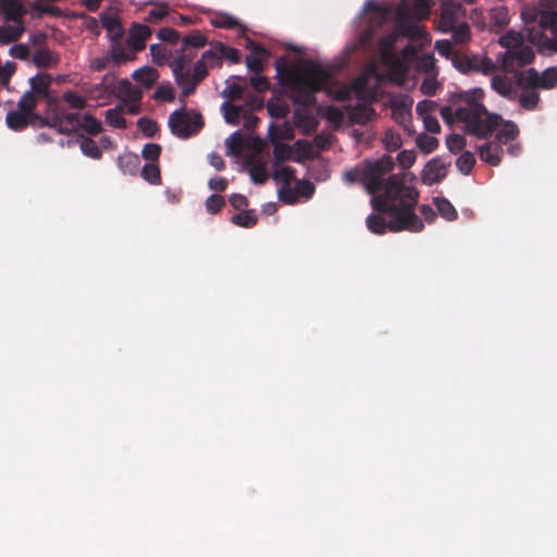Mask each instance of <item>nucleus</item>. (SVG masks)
<instances>
[{
    "label": "nucleus",
    "instance_id": "nucleus-36",
    "mask_svg": "<svg viewBox=\"0 0 557 557\" xmlns=\"http://www.w3.org/2000/svg\"><path fill=\"white\" fill-rule=\"evenodd\" d=\"M33 61L37 67H50L57 63V59L48 49H39L33 55Z\"/></svg>",
    "mask_w": 557,
    "mask_h": 557
},
{
    "label": "nucleus",
    "instance_id": "nucleus-54",
    "mask_svg": "<svg viewBox=\"0 0 557 557\" xmlns=\"http://www.w3.org/2000/svg\"><path fill=\"white\" fill-rule=\"evenodd\" d=\"M161 146L159 144H146L143 148L141 156L145 160L156 162L161 154Z\"/></svg>",
    "mask_w": 557,
    "mask_h": 557
},
{
    "label": "nucleus",
    "instance_id": "nucleus-39",
    "mask_svg": "<svg viewBox=\"0 0 557 557\" xmlns=\"http://www.w3.org/2000/svg\"><path fill=\"white\" fill-rule=\"evenodd\" d=\"M141 176H143L144 180H146L150 184H153V185L161 184L160 169L153 162L152 163H147V164L144 165V168L141 170Z\"/></svg>",
    "mask_w": 557,
    "mask_h": 557
},
{
    "label": "nucleus",
    "instance_id": "nucleus-1",
    "mask_svg": "<svg viewBox=\"0 0 557 557\" xmlns=\"http://www.w3.org/2000/svg\"><path fill=\"white\" fill-rule=\"evenodd\" d=\"M419 193L416 188L404 183L403 174L388 177L385 190L371 199L374 211L386 214V221L380 214H370L367 226L370 232L382 235L388 230L397 233L401 231L421 232L424 227L422 220L414 213Z\"/></svg>",
    "mask_w": 557,
    "mask_h": 557
},
{
    "label": "nucleus",
    "instance_id": "nucleus-64",
    "mask_svg": "<svg viewBox=\"0 0 557 557\" xmlns=\"http://www.w3.org/2000/svg\"><path fill=\"white\" fill-rule=\"evenodd\" d=\"M220 53L222 55V59L224 58V59L231 61L232 63H238L240 60L239 50L224 46L221 42H220Z\"/></svg>",
    "mask_w": 557,
    "mask_h": 557
},
{
    "label": "nucleus",
    "instance_id": "nucleus-22",
    "mask_svg": "<svg viewBox=\"0 0 557 557\" xmlns=\"http://www.w3.org/2000/svg\"><path fill=\"white\" fill-rule=\"evenodd\" d=\"M500 145L495 141L485 143L479 148V156L482 161L497 165L500 161Z\"/></svg>",
    "mask_w": 557,
    "mask_h": 557
},
{
    "label": "nucleus",
    "instance_id": "nucleus-56",
    "mask_svg": "<svg viewBox=\"0 0 557 557\" xmlns=\"http://www.w3.org/2000/svg\"><path fill=\"white\" fill-rule=\"evenodd\" d=\"M244 92H245V87H243L239 84L233 83V84L227 85L222 94L228 100H238L244 97Z\"/></svg>",
    "mask_w": 557,
    "mask_h": 557
},
{
    "label": "nucleus",
    "instance_id": "nucleus-26",
    "mask_svg": "<svg viewBox=\"0 0 557 557\" xmlns=\"http://www.w3.org/2000/svg\"><path fill=\"white\" fill-rule=\"evenodd\" d=\"M7 125L10 129L18 132L28 126V114L17 111H10L5 117Z\"/></svg>",
    "mask_w": 557,
    "mask_h": 557
},
{
    "label": "nucleus",
    "instance_id": "nucleus-14",
    "mask_svg": "<svg viewBox=\"0 0 557 557\" xmlns=\"http://www.w3.org/2000/svg\"><path fill=\"white\" fill-rule=\"evenodd\" d=\"M446 165L437 159L429 161L423 169L422 181L424 184L432 186L441 182L446 176Z\"/></svg>",
    "mask_w": 557,
    "mask_h": 557
},
{
    "label": "nucleus",
    "instance_id": "nucleus-9",
    "mask_svg": "<svg viewBox=\"0 0 557 557\" xmlns=\"http://www.w3.org/2000/svg\"><path fill=\"white\" fill-rule=\"evenodd\" d=\"M529 85L542 89H552L557 85V69L548 67L542 73L535 69L524 71Z\"/></svg>",
    "mask_w": 557,
    "mask_h": 557
},
{
    "label": "nucleus",
    "instance_id": "nucleus-40",
    "mask_svg": "<svg viewBox=\"0 0 557 557\" xmlns=\"http://www.w3.org/2000/svg\"><path fill=\"white\" fill-rule=\"evenodd\" d=\"M474 164H475V158H474L473 153L470 151H465L463 153H461V156L456 161L457 169L462 174H466V175L471 173Z\"/></svg>",
    "mask_w": 557,
    "mask_h": 557
},
{
    "label": "nucleus",
    "instance_id": "nucleus-34",
    "mask_svg": "<svg viewBox=\"0 0 557 557\" xmlns=\"http://www.w3.org/2000/svg\"><path fill=\"white\" fill-rule=\"evenodd\" d=\"M536 45L542 53H557V30L552 33V37L541 36Z\"/></svg>",
    "mask_w": 557,
    "mask_h": 557
},
{
    "label": "nucleus",
    "instance_id": "nucleus-31",
    "mask_svg": "<svg viewBox=\"0 0 557 557\" xmlns=\"http://www.w3.org/2000/svg\"><path fill=\"white\" fill-rule=\"evenodd\" d=\"M434 205L438 213L447 221H454L458 214L455 207L446 198H434Z\"/></svg>",
    "mask_w": 557,
    "mask_h": 557
},
{
    "label": "nucleus",
    "instance_id": "nucleus-42",
    "mask_svg": "<svg viewBox=\"0 0 557 557\" xmlns=\"http://www.w3.org/2000/svg\"><path fill=\"white\" fill-rule=\"evenodd\" d=\"M273 178L275 181H281L288 186L290 182L295 180V169L288 165L275 166Z\"/></svg>",
    "mask_w": 557,
    "mask_h": 557
},
{
    "label": "nucleus",
    "instance_id": "nucleus-13",
    "mask_svg": "<svg viewBox=\"0 0 557 557\" xmlns=\"http://www.w3.org/2000/svg\"><path fill=\"white\" fill-rule=\"evenodd\" d=\"M431 0H412L404 3L398 11L399 16L410 15L417 20H423L429 16L431 10Z\"/></svg>",
    "mask_w": 557,
    "mask_h": 557
},
{
    "label": "nucleus",
    "instance_id": "nucleus-43",
    "mask_svg": "<svg viewBox=\"0 0 557 557\" xmlns=\"http://www.w3.org/2000/svg\"><path fill=\"white\" fill-rule=\"evenodd\" d=\"M153 99L157 101L171 102L174 100V89L170 83H162L153 92Z\"/></svg>",
    "mask_w": 557,
    "mask_h": 557
},
{
    "label": "nucleus",
    "instance_id": "nucleus-18",
    "mask_svg": "<svg viewBox=\"0 0 557 557\" xmlns=\"http://www.w3.org/2000/svg\"><path fill=\"white\" fill-rule=\"evenodd\" d=\"M117 96L122 99V103L141 102L143 91L127 79H123L120 82Z\"/></svg>",
    "mask_w": 557,
    "mask_h": 557
},
{
    "label": "nucleus",
    "instance_id": "nucleus-15",
    "mask_svg": "<svg viewBox=\"0 0 557 557\" xmlns=\"http://www.w3.org/2000/svg\"><path fill=\"white\" fill-rule=\"evenodd\" d=\"M458 8L453 4H445L442 8L437 22V28L442 33H450L457 25Z\"/></svg>",
    "mask_w": 557,
    "mask_h": 557
},
{
    "label": "nucleus",
    "instance_id": "nucleus-5",
    "mask_svg": "<svg viewBox=\"0 0 557 557\" xmlns=\"http://www.w3.org/2000/svg\"><path fill=\"white\" fill-rule=\"evenodd\" d=\"M395 166L394 159L391 156H384L375 161H364L362 164L344 172L343 181L346 184L360 183L366 190L375 195L385 190L386 182L384 176L392 172Z\"/></svg>",
    "mask_w": 557,
    "mask_h": 557
},
{
    "label": "nucleus",
    "instance_id": "nucleus-52",
    "mask_svg": "<svg viewBox=\"0 0 557 557\" xmlns=\"http://www.w3.org/2000/svg\"><path fill=\"white\" fill-rule=\"evenodd\" d=\"M211 23L214 27L224 29H233L239 25L235 17L227 14L216 16Z\"/></svg>",
    "mask_w": 557,
    "mask_h": 557
},
{
    "label": "nucleus",
    "instance_id": "nucleus-38",
    "mask_svg": "<svg viewBox=\"0 0 557 557\" xmlns=\"http://www.w3.org/2000/svg\"><path fill=\"white\" fill-rule=\"evenodd\" d=\"M81 150L85 156L95 160H99L102 157L100 147L94 139L88 137H84L81 141Z\"/></svg>",
    "mask_w": 557,
    "mask_h": 557
},
{
    "label": "nucleus",
    "instance_id": "nucleus-47",
    "mask_svg": "<svg viewBox=\"0 0 557 557\" xmlns=\"http://www.w3.org/2000/svg\"><path fill=\"white\" fill-rule=\"evenodd\" d=\"M450 33L453 34V39L456 44H465L471 36L470 27L467 23L456 25Z\"/></svg>",
    "mask_w": 557,
    "mask_h": 557
},
{
    "label": "nucleus",
    "instance_id": "nucleus-28",
    "mask_svg": "<svg viewBox=\"0 0 557 557\" xmlns=\"http://www.w3.org/2000/svg\"><path fill=\"white\" fill-rule=\"evenodd\" d=\"M123 107L116 106L115 108H111L106 111L104 117L106 122L113 127L125 129L127 127L126 120L122 115Z\"/></svg>",
    "mask_w": 557,
    "mask_h": 557
},
{
    "label": "nucleus",
    "instance_id": "nucleus-49",
    "mask_svg": "<svg viewBox=\"0 0 557 557\" xmlns=\"http://www.w3.org/2000/svg\"><path fill=\"white\" fill-rule=\"evenodd\" d=\"M540 24L544 29L557 32V11H544L541 14Z\"/></svg>",
    "mask_w": 557,
    "mask_h": 557
},
{
    "label": "nucleus",
    "instance_id": "nucleus-58",
    "mask_svg": "<svg viewBox=\"0 0 557 557\" xmlns=\"http://www.w3.org/2000/svg\"><path fill=\"white\" fill-rule=\"evenodd\" d=\"M34 9L42 14H49L52 16H61L62 14L60 8L45 3L42 0H36Z\"/></svg>",
    "mask_w": 557,
    "mask_h": 557
},
{
    "label": "nucleus",
    "instance_id": "nucleus-3",
    "mask_svg": "<svg viewBox=\"0 0 557 557\" xmlns=\"http://www.w3.org/2000/svg\"><path fill=\"white\" fill-rule=\"evenodd\" d=\"M277 72L282 83L292 92V101L301 107H311L315 103V92L323 89L331 73L322 64L307 60L300 71L285 69L277 64Z\"/></svg>",
    "mask_w": 557,
    "mask_h": 557
},
{
    "label": "nucleus",
    "instance_id": "nucleus-21",
    "mask_svg": "<svg viewBox=\"0 0 557 557\" xmlns=\"http://www.w3.org/2000/svg\"><path fill=\"white\" fill-rule=\"evenodd\" d=\"M24 30V22L9 23L7 25L0 26V42L8 45L10 42L16 41L23 35Z\"/></svg>",
    "mask_w": 557,
    "mask_h": 557
},
{
    "label": "nucleus",
    "instance_id": "nucleus-53",
    "mask_svg": "<svg viewBox=\"0 0 557 557\" xmlns=\"http://www.w3.org/2000/svg\"><path fill=\"white\" fill-rule=\"evenodd\" d=\"M63 100L73 109H84L86 106V100L84 97L79 96L75 91H66L63 94Z\"/></svg>",
    "mask_w": 557,
    "mask_h": 557
},
{
    "label": "nucleus",
    "instance_id": "nucleus-19",
    "mask_svg": "<svg viewBox=\"0 0 557 557\" xmlns=\"http://www.w3.org/2000/svg\"><path fill=\"white\" fill-rule=\"evenodd\" d=\"M3 16L9 23L23 22L25 9L20 0H4L2 4Z\"/></svg>",
    "mask_w": 557,
    "mask_h": 557
},
{
    "label": "nucleus",
    "instance_id": "nucleus-50",
    "mask_svg": "<svg viewBox=\"0 0 557 557\" xmlns=\"http://www.w3.org/2000/svg\"><path fill=\"white\" fill-rule=\"evenodd\" d=\"M168 5L165 3L158 4L153 9H151L146 17L145 22L147 23H156L163 20L168 15Z\"/></svg>",
    "mask_w": 557,
    "mask_h": 557
},
{
    "label": "nucleus",
    "instance_id": "nucleus-6",
    "mask_svg": "<svg viewBox=\"0 0 557 557\" xmlns=\"http://www.w3.org/2000/svg\"><path fill=\"white\" fill-rule=\"evenodd\" d=\"M194 57V52L185 53L175 57L170 63L175 82L182 89L181 100L183 102L184 98L193 95L196 91L197 86L208 75L207 64L201 59L194 64L193 73H190L189 64Z\"/></svg>",
    "mask_w": 557,
    "mask_h": 557
},
{
    "label": "nucleus",
    "instance_id": "nucleus-20",
    "mask_svg": "<svg viewBox=\"0 0 557 557\" xmlns=\"http://www.w3.org/2000/svg\"><path fill=\"white\" fill-rule=\"evenodd\" d=\"M374 115L375 111L373 108L368 104L358 103L351 109L348 117L352 124L366 125Z\"/></svg>",
    "mask_w": 557,
    "mask_h": 557
},
{
    "label": "nucleus",
    "instance_id": "nucleus-23",
    "mask_svg": "<svg viewBox=\"0 0 557 557\" xmlns=\"http://www.w3.org/2000/svg\"><path fill=\"white\" fill-rule=\"evenodd\" d=\"M508 24L509 13L507 8L500 5L490 11V26L494 32H502Z\"/></svg>",
    "mask_w": 557,
    "mask_h": 557
},
{
    "label": "nucleus",
    "instance_id": "nucleus-4",
    "mask_svg": "<svg viewBox=\"0 0 557 557\" xmlns=\"http://www.w3.org/2000/svg\"><path fill=\"white\" fill-rule=\"evenodd\" d=\"M499 45L506 49L503 60V74L492 81L493 88L506 97H517L522 104V32L509 30L499 37Z\"/></svg>",
    "mask_w": 557,
    "mask_h": 557
},
{
    "label": "nucleus",
    "instance_id": "nucleus-57",
    "mask_svg": "<svg viewBox=\"0 0 557 557\" xmlns=\"http://www.w3.org/2000/svg\"><path fill=\"white\" fill-rule=\"evenodd\" d=\"M315 191L314 185L309 181H297L295 185V193L305 198H311Z\"/></svg>",
    "mask_w": 557,
    "mask_h": 557
},
{
    "label": "nucleus",
    "instance_id": "nucleus-24",
    "mask_svg": "<svg viewBox=\"0 0 557 557\" xmlns=\"http://www.w3.org/2000/svg\"><path fill=\"white\" fill-rule=\"evenodd\" d=\"M133 78L141 84L145 88H151L159 78V73L156 69L144 66L133 73Z\"/></svg>",
    "mask_w": 557,
    "mask_h": 557
},
{
    "label": "nucleus",
    "instance_id": "nucleus-46",
    "mask_svg": "<svg viewBox=\"0 0 557 557\" xmlns=\"http://www.w3.org/2000/svg\"><path fill=\"white\" fill-rule=\"evenodd\" d=\"M292 153L293 150L289 145L280 141L274 143L273 156L276 163L289 160L292 158Z\"/></svg>",
    "mask_w": 557,
    "mask_h": 557
},
{
    "label": "nucleus",
    "instance_id": "nucleus-32",
    "mask_svg": "<svg viewBox=\"0 0 557 557\" xmlns=\"http://www.w3.org/2000/svg\"><path fill=\"white\" fill-rule=\"evenodd\" d=\"M41 100L39 97L34 95V91H25L17 102V108L22 112L30 115L37 107L38 101Z\"/></svg>",
    "mask_w": 557,
    "mask_h": 557
},
{
    "label": "nucleus",
    "instance_id": "nucleus-41",
    "mask_svg": "<svg viewBox=\"0 0 557 557\" xmlns=\"http://www.w3.org/2000/svg\"><path fill=\"white\" fill-rule=\"evenodd\" d=\"M249 174L251 177V181L255 184L262 185L268 180V173L265 170V166L261 162H252L249 168Z\"/></svg>",
    "mask_w": 557,
    "mask_h": 557
},
{
    "label": "nucleus",
    "instance_id": "nucleus-7",
    "mask_svg": "<svg viewBox=\"0 0 557 557\" xmlns=\"http://www.w3.org/2000/svg\"><path fill=\"white\" fill-rule=\"evenodd\" d=\"M168 125L175 137L187 139L203 127V121L200 113L191 114L183 107L170 114Z\"/></svg>",
    "mask_w": 557,
    "mask_h": 557
},
{
    "label": "nucleus",
    "instance_id": "nucleus-35",
    "mask_svg": "<svg viewBox=\"0 0 557 557\" xmlns=\"http://www.w3.org/2000/svg\"><path fill=\"white\" fill-rule=\"evenodd\" d=\"M540 101L537 87L529 85L527 76H524V110H533Z\"/></svg>",
    "mask_w": 557,
    "mask_h": 557
},
{
    "label": "nucleus",
    "instance_id": "nucleus-60",
    "mask_svg": "<svg viewBox=\"0 0 557 557\" xmlns=\"http://www.w3.org/2000/svg\"><path fill=\"white\" fill-rule=\"evenodd\" d=\"M436 109V103L432 100H422L417 103L416 112L418 115H420L422 119L424 116L432 115L431 113L434 112Z\"/></svg>",
    "mask_w": 557,
    "mask_h": 557
},
{
    "label": "nucleus",
    "instance_id": "nucleus-16",
    "mask_svg": "<svg viewBox=\"0 0 557 557\" xmlns=\"http://www.w3.org/2000/svg\"><path fill=\"white\" fill-rule=\"evenodd\" d=\"M52 83V77L48 73H38L29 78L30 90L40 99L49 97V87Z\"/></svg>",
    "mask_w": 557,
    "mask_h": 557
},
{
    "label": "nucleus",
    "instance_id": "nucleus-45",
    "mask_svg": "<svg viewBox=\"0 0 557 557\" xmlns=\"http://www.w3.org/2000/svg\"><path fill=\"white\" fill-rule=\"evenodd\" d=\"M81 128H83L89 135H97L102 131V125L101 122L92 115L85 114L82 120Z\"/></svg>",
    "mask_w": 557,
    "mask_h": 557
},
{
    "label": "nucleus",
    "instance_id": "nucleus-33",
    "mask_svg": "<svg viewBox=\"0 0 557 557\" xmlns=\"http://www.w3.org/2000/svg\"><path fill=\"white\" fill-rule=\"evenodd\" d=\"M232 223L242 227H252L257 224L258 218L253 210H243L231 219Z\"/></svg>",
    "mask_w": 557,
    "mask_h": 557
},
{
    "label": "nucleus",
    "instance_id": "nucleus-63",
    "mask_svg": "<svg viewBox=\"0 0 557 557\" xmlns=\"http://www.w3.org/2000/svg\"><path fill=\"white\" fill-rule=\"evenodd\" d=\"M446 144L451 152H458L465 147L466 139L461 135L451 134L447 137Z\"/></svg>",
    "mask_w": 557,
    "mask_h": 557
},
{
    "label": "nucleus",
    "instance_id": "nucleus-62",
    "mask_svg": "<svg viewBox=\"0 0 557 557\" xmlns=\"http://www.w3.org/2000/svg\"><path fill=\"white\" fill-rule=\"evenodd\" d=\"M435 67V60L432 54L423 55L418 62V69L426 74H434Z\"/></svg>",
    "mask_w": 557,
    "mask_h": 557
},
{
    "label": "nucleus",
    "instance_id": "nucleus-12",
    "mask_svg": "<svg viewBox=\"0 0 557 557\" xmlns=\"http://www.w3.org/2000/svg\"><path fill=\"white\" fill-rule=\"evenodd\" d=\"M249 46L251 52L246 57V65L250 71L259 74L263 72L264 63L270 53L261 45L255 44L253 41H249Z\"/></svg>",
    "mask_w": 557,
    "mask_h": 557
},
{
    "label": "nucleus",
    "instance_id": "nucleus-8",
    "mask_svg": "<svg viewBox=\"0 0 557 557\" xmlns=\"http://www.w3.org/2000/svg\"><path fill=\"white\" fill-rule=\"evenodd\" d=\"M44 124L55 128L60 134H71L81 128L82 119L79 113H70L60 110L58 114L48 119Z\"/></svg>",
    "mask_w": 557,
    "mask_h": 557
},
{
    "label": "nucleus",
    "instance_id": "nucleus-17",
    "mask_svg": "<svg viewBox=\"0 0 557 557\" xmlns=\"http://www.w3.org/2000/svg\"><path fill=\"white\" fill-rule=\"evenodd\" d=\"M100 20L110 39L121 40L124 32L119 16L116 14L102 13Z\"/></svg>",
    "mask_w": 557,
    "mask_h": 557
},
{
    "label": "nucleus",
    "instance_id": "nucleus-61",
    "mask_svg": "<svg viewBox=\"0 0 557 557\" xmlns=\"http://www.w3.org/2000/svg\"><path fill=\"white\" fill-rule=\"evenodd\" d=\"M158 38L162 41L175 44L180 39V34L176 29L170 27L160 28L158 32Z\"/></svg>",
    "mask_w": 557,
    "mask_h": 557
},
{
    "label": "nucleus",
    "instance_id": "nucleus-48",
    "mask_svg": "<svg viewBox=\"0 0 557 557\" xmlns=\"http://www.w3.org/2000/svg\"><path fill=\"white\" fill-rule=\"evenodd\" d=\"M226 146L234 154H239L245 147V140L239 132H234L227 139Z\"/></svg>",
    "mask_w": 557,
    "mask_h": 557
},
{
    "label": "nucleus",
    "instance_id": "nucleus-11",
    "mask_svg": "<svg viewBox=\"0 0 557 557\" xmlns=\"http://www.w3.org/2000/svg\"><path fill=\"white\" fill-rule=\"evenodd\" d=\"M152 32L150 27L145 24L134 23L129 28L127 37V45L131 47L133 52H138L145 49L146 41L150 38Z\"/></svg>",
    "mask_w": 557,
    "mask_h": 557
},
{
    "label": "nucleus",
    "instance_id": "nucleus-37",
    "mask_svg": "<svg viewBox=\"0 0 557 557\" xmlns=\"http://www.w3.org/2000/svg\"><path fill=\"white\" fill-rule=\"evenodd\" d=\"M112 47H111V55L109 57L112 59V61L120 65L122 63H125L126 61L131 60L132 57L126 51L125 47L120 42V40H112Z\"/></svg>",
    "mask_w": 557,
    "mask_h": 557
},
{
    "label": "nucleus",
    "instance_id": "nucleus-29",
    "mask_svg": "<svg viewBox=\"0 0 557 557\" xmlns=\"http://www.w3.org/2000/svg\"><path fill=\"white\" fill-rule=\"evenodd\" d=\"M207 45V38L200 32L195 30L189 35L185 36L182 40V52L187 53L188 48H202Z\"/></svg>",
    "mask_w": 557,
    "mask_h": 557
},
{
    "label": "nucleus",
    "instance_id": "nucleus-44",
    "mask_svg": "<svg viewBox=\"0 0 557 557\" xmlns=\"http://www.w3.org/2000/svg\"><path fill=\"white\" fill-rule=\"evenodd\" d=\"M137 126L147 138H152L159 131L158 123L149 117L138 119Z\"/></svg>",
    "mask_w": 557,
    "mask_h": 557
},
{
    "label": "nucleus",
    "instance_id": "nucleus-55",
    "mask_svg": "<svg viewBox=\"0 0 557 557\" xmlns=\"http://www.w3.org/2000/svg\"><path fill=\"white\" fill-rule=\"evenodd\" d=\"M201 60L210 66L221 65L222 64V55L220 53V44L216 49H210L202 53Z\"/></svg>",
    "mask_w": 557,
    "mask_h": 557
},
{
    "label": "nucleus",
    "instance_id": "nucleus-59",
    "mask_svg": "<svg viewBox=\"0 0 557 557\" xmlns=\"http://www.w3.org/2000/svg\"><path fill=\"white\" fill-rule=\"evenodd\" d=\"M474 62L476 64V72H481L484 74H490L495 71L496 65L490 58H479L474 57Z\"/></svg>",
    "mask_w": 557,
    "mask_h": 557
},
{
    "label": "nucleus",
    "instance_id": "nucleus-30",
    "mask_svg": "<svg viewBox=\"0 0 557 557\" xmlns=\"http://www.w3.org/2000/svg\"><path fill=\"white\" fill-rule=\"evenodd\" d=\"M267 110L275 119H284L289 113L287 103L278 98H271L267 103Z\"/></svg>",
    "mask_w": 557,
    "mask_h": 557
},
{
    "label": "nucleus",
    "instance_id": "nucleus-51",
    "mask_svg": "<svg viewBox=\"0 0 557 557\" xmlns=\"http://www.w3.org/2000/svg\"><path fill=\"white\" fill-rule=\"evenodd\" d=\"M225 200L221 195L213 194L206 200V209L209 213L215 214L224 207Z\"/></svg>",
    "mask_w": 557,
    "mask_h": 557
},
{
    "label": "nucleus",
    "instance_id": "nucleus-25",
    "mask_svg": "<svg viewBox=\"0 0 557 557\" xmlns=\"http://www.w3.org/2000/svg\"><path fill=\"white\" fill-rule=\"evenodd\" d=\"M221 109L224 113V119H225L226 123L234 125V126L239 124L240 117L243 116V114L245 112L244 106H236L228 101L223 102Z\"/></svg>",
    "mask_w": 557,
    "mask_h": 557
},
{
    "label": "nucleus",
    "instance_id": "nucleus-10",
    "mask_svg": "<svg viewBox=\"0 0 557 557\" xmlns=\"http://www.w3.org/2000/svg\"><path fill=\"white\" fill-rule=\"evenodd\" d=\"M400 21L397 24V33L407 37L410 40L419 41L421 45L430 41V35L425 32L424 27L417 22L410 21L405 16H399Z\"/></svg>",
    "mask_w": 557,
    "mask_h": 557
},
{
    "label": "nucleus",
    "instance_id": "nucleus-2",
    "mask_svg": "<svg viewBox=\"0 0 557 557\" xmlns=\"http://www.w3.org/2000/svg\"><path fill=\"white\" fill-rule=\"evenodd\" d=\"M483 95L481 88L451 94L449 102L457 108L453 111L451 107H442L440 111L442 119L449 124L457 119L465 123L468 134L480 138L488 137L503 120L500 115L490 113L480 102Z\"/></svg>",
    "mask_w": 557,
    "mask_h": 557
},
{
    "label": "nucleus",
    "instance_id": "nucleus-27",
    "mask_svg": "<svg viewBox=\"0 0 557 557\" xmlns=\"http://www.w3.org/2000/svg\"><path fill=\"white\" fill-rule=\"evenodd\" d=\"M519 135V127L512 122H506L503 124L502 129L496 135V143L499 145H507Z\"/></svg>",
    "mask_w": 557,
    "mask_h": 557
}]
</instances>
